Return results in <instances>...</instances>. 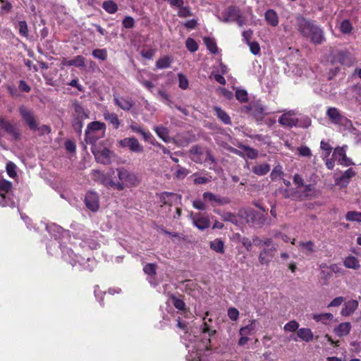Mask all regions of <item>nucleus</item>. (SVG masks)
<instances>
[{
	"label": "nucleus",
	"mask_w": 361,
	"mask_h": 361,
	"mask_svg": "<svg viewBox=\"0 0 361 361\" xmlns=\"http://www.w3.org/2000/svg\"><path fill=\"white\" fill-rule=\"evenodd\" d=\"M296 28L302 37L308 39L314 45H319L326 42L323 28L314 20L298 15L296 16Z\"/></svg>",
	"instance_id": "nucleus-1"
},
{
	"label": "nucleus",
	"mask_w": 361,
	"mask_h": 361,
	"mask_svg": "<svg viewBox=\"0 0 361 361\" xmlns=\"http://www.w3.org/2000/svg\"><path fill=\"white\" fill-rule=\"evenodd\" d=\"M242 112L247 114L257 122H262L268 114L266 107L260 100L251 101L247 105L241 108Z\"/></svg>",
	"instance_id": "nucleus-2"
},
{
	"label": "nucleus",
	"mask_w": 361,
	"mask_h": 361,
	"mask_svg": "<svg viewBox=\"0 0 361 361\" xmlns=\"http://www.w3.org/2000/svg\"><path fill=\"white\" fill-rule=\"evenodd\" d=\"M223 23L235 22L239 27L245 25V20L243 18L240 9L236 6H229L226 10L221 13L219 18Z\"/></svg>",
	"instance_id": "nucleus-3"
},
{
	"label": "nucleus",
	"mask_w": 361,
	"mask_h": 361,
	"mask_svg": "<svg viewBox=\"0 0 361 361\" xmlns=\"http://www.w3.org/2000/svg\"><path fill=\"white\" fill-rule=\"evenodd\" d=\"M114 174L115 171L114 169H111L110 171L106 173L100 171H94L92 173L94 180L106 188L116 189L119 191L123 190V186L121 183H116V182L113 180L112 176Z\"/></svg>",
	"instance_id": "nucleus-4"
},
{
	"label": "nucleus",
	"mask_w": 361,
	"mask_h": 361,
	"mask_svg": "<svg viewBox=\"0 0 361 361\" xmlns=\"http://www.w3.org/2000/svg\"><path fill=\"white\" fill-rule=\"evenodd\" d=\"M190 158L191 160L197 164H202L207 159L211 160L212 162L215 161L214 156L209 150H205L202 147L195 145H192L190 150Z\"/></svg>",
	"instance_id": "nucleus-5"
},
{
	"label": "nucleus",
	"mask_w": 361,
	"mask_h": 361,
	"mask_svg": "<svg viewBox=\"0 0 361 361\" xmlns=\"http://www.w3.org/2000/svg\"><path fill=\"white\" fill-rule=\"evenodd\" d=\"M116 171L117 172V176L119 179L116 183H121L123 186V189L126 187H135L139 184V179L134 173L125 168H118L116 169Z\"/></svg>",
	"instance_id": "nucleus-6"
},
{
	"label": "nucleus",
	"mask_w": 361,
	"mask_h": 361,
	"mask_svg": "<svg viewBox=\"0 0 361 361\" xmlns=\"http://www.w3.org/2000/svg\"><path fill=\"white\" fill-rule=\"evenodd\" d=\"M18 112L22 120L28 126L29 129L32 131H37L39 121L35 112L24 105L19 106Z\"/></svg>",
	"instance_id": "nucleus-7"
},
{
	"label": "nucleus",
	"mask_w": 361,
	"mask_h": 361,
	"mask_svg": "<svg viewBox=\"0 0 361 361\" xmlns=\"http://www.w3.org/2000/svg\"><path fill=\"white\" fill-rule=\"evenodd\" d=\"M0 130H4L13 141H19L21 139L20 129L5 117H0Z\"/></svg>",
	"instance_id": "nucleus-8"
},
{
	"label": "nucleus",
	"mask_w": 361,
	"mask_h": 361,
	"mask_svg": "<svg viewBox=\"0 0 361 361\" xmlns=\"http://www.w3.org/2000/svg\"><path fill=\"white\" fill-rule=\"evenodd\" d=\"M355 58L347 50H339L332 56L331 62L333 63H340L347 67L352 66L355 63Z\"/></svg>",
	"instance_id": "nucleus-9"
},
{
	"label": "nucleus",
	"mask_w": 361,
	"mask_h": 361,
	"mask_svg": "<svg viewBox=\"0 0 361 361\" xmlns=\"http://www.w3.org/2000/svg\"><path fill=\"white\" fill-rule=\"evenodd\" d=\"M256 323L257 320L252 319L250 321V323L247 326H243L240 329L239 334L240 336V338H239L238 343L240 346L245 345L250 340L248 336L255 334Z\"/></svg>",
	"instance_id": "nucleus-10"
},
{
	"label": "nucleus",
	"mask_w": 361,
	"mask_h": 361,
	"mask_svg": "<svg viewBox=\"0 0 361 361\" xmlns=\"http://www.w3.org/2000/svg\"><path fill=\"white\" fill-rule=\"evenodd\" d=\"M118 145L123 148H128L130 152L140 154L144 152V147L134 137H125L118 141Z\"/></svg>",
	"instance_id": "nucleus-11"
},
{
	"label": "nucleus",
	"mask_w": 361,
	"mask_h": 361,
	"mask_svg": "<svg viewBox=\"0 0 361 361\" xmlns=\"http://www.w3.org/2000/svg\"><path fill=\"white\" fill-rule=\"evenodd\" d=\"M106 125L104 123L99 121H92L87 125V129L85 130V140L87 144L94 145L97 141L92 133L94 131H99L100 130H104Z\"/></svg>",
	"instance_id": "nucleus-12"
},
{
	"label": "nucleus",
	"mask_w": 361,
	"mask_h": 361,
	"mask_svg": "<svg viewBox=\"0 0 361 361\" xmlns=\"http://www.w3.org/2000/svg\"><path fill=\"white\" fill-rule=\"evenodd\" d=\"M203 199L210 203L211 206L213 207L217 206H221L224 204H228L231 202V200L228 197H221L219 195H216L211 192H205L202 195Z\"/></svg>",
	"instance_id": "nucleus-13"
},
{
	"label": "nucleus",
	"mask_w": 361,
	"mask_h": 361,
	"mask_svg": "<svg viewBox=\"0 0 361 361\" xmlns=\"http://www.w3.org/2000/svg\"><path fill=\"white\" fill-rule=\"evenodd\" d=\"M326 116L334 124H341L345 122L346 126H352L351 121L341 115L339 110L336 107H329L326 111Z\"/></svg>",
	"instance_id": "nucleus-14"
},
{
	"label": "nucleus",
	"mask_w": 361,
	"mask_h": 361,
	"mask_svg": "<svg viewBox=\"0 0 361 361\" xmlns=\"http://www.w3.org/2000/svg\"><path fill=\"white\" fill-rule=\"evenodd\" d=\"M190 216L193 225L198 229L203 231L210 226V220L208 216L203 215L201 213L194 214L192 212H191Z\"/></svg>",
	"instance_id": "nucleus-15"
},
{
	"label": "nucleus",
	"mask_w": 361,
	"mask_h": 361,
	"mask_svg": "<svg viewBox=\"0 0 361 361\" xmlns=\"http://www.w3.org/2000/svg\"><path fill=\"white\" fill-rule=\"evenodd\" d=\"M247 221L255 227L261 228L265 223L264 215L257 211L250 209L246 212Z\"/></svg>",
	"instance_id": "nucleus-16"
},
{
	"label": "nucleus",
	"mask_w": 361,
	"mask_h": 361,
	"mask_svg": "<svg viewBox=\"0 0 361 361\" xmlns=\"http://www.w3.org/2000/svg\"><path fill=\"white\" fill-rule=\"evenodd\" d=\"M181 196L173 192H164L159 195V202L161 204V207L164 205L172 206L180 202Z\"/></svg>",
	"instance_id": "nucleus-17"
},
{
	"label": "nucleus",
	"mask_w": 361,
	"mask_h": 361,
	"mask_svg": "<svg viewBox=\"0 0 361 361\" xmlns=\"http://www.w3.org/2000/svg\"><path fill=\"white\" fill-rule=\"evenodd\" d=\"M85 204L92 212H97L99 208L98 194L94 191H88L85 197Z\"/></svg>",
	"instance_id": "nucleus-18"
},
{
	"label": "nucleus",
	"mask_w": 361,
	"mask_h": 361,
	"mask_svg": "<svg viewBox=\"0 0 361 361\" xmlns=\"http://www.w3.org/2000/svg\"><path fill=\"white\" fill-rule=\"evenodd\" d=\"M92 152L97 162L105 165L111 163V151L108 148L104 147L100 150L94 147L92 148Z\"/></svg>",
	"instance_id": "nucleus-19"
},
{
	"label": "nucleus",
	"mask_w": 361,
	"mask_h": 361,
	"mask_svg": "<svg viewBox=\"0 0 361 361\" xmlns=\"http://www.w3.org/2000/svg\"><path fill=\"white\" fill-rule=\"evenodd\" d=\"M291 111L282 114L279 118V123L283 127L292 128L295 126L298 122L297 118L293 117Z\"/></svg>",
	"instance_id": "nucleus-20"
},
{
	"label": "nucleus",
	"mask_w": 361,
	"mask_h": 361,
	"mask_svg": "<svg viewBox=\"0 0 361 361\" xmlns=\"http://www.w3.org/2000/svg\"><path fill=\"white\" fill-rule=\"evenodd\" d=\"M114 103L120 107L121 109L124 111H130L135 103L133 99L130 97H114Z\"/></svg>",
	"instance_id": "nucleus-21"
},
{
	"label": "nucleus",
	"mask_w": 361,
	"mask_h": 361,
	"mask_svg": "<svg viewBox=\"0 0 361 361\" xmlns=\"http://www.w3.org/2000/svg\"><path fill=\"white\" fill-rule=\"evenodd\" d=\"M359 303L356 300H350L345 302L341 311V315L344 317L350 316L353 314L354 312L357 309Z\"/></svg>",
	"instance_id": "nucleus-22"
},
{
	"label": "nucleus",
	"mask_w": 361,
	"mask_h": 361,
	"mask_svg": "<svg viewBox=\"0 0 361 361\" xmlns=\"http://www.w3.org/2000/svg\"><path fill=\"white\" fill-rule=\"evenodd\" d=\"M73 109V117H78L83 118H89V112L78 101H75L72 104Z\"/></svg>",
	"instance_id": "nucleus-23"
},
{
	"label": "nucleus",
	"mask_w": 361,
	"mask_h": 361,
	"mask_svg": "<svg viewBox=\"0 0 361 361\" xmlns=\"http://www.w3.org/2000/svg\"><path fill=\"white\" fill-rule=\"evenodd\" d=\"M85 59L82 56L78 55L71 60H67L66 59L63 58L61 61V65L63 66H74L76 67H84L85 66Z\"/></svg>",
	"instance_id": "nucleus-24"
},
{
	"label": "nucleus",
	"mask_w": 361,
	"mask_h": 361,
	"mask_svg": "<svg viewBox=\"0 0 361 361\" xmlns=\"http://www.w3.org/2000/svg\"><path fill=\"white\" fill-rule=\"evenodd\" d=\"M129 128L133 132L140 134L145 141H149L150 138L152 137V134L149 131L145 130L134 121L131 123Z\"/></svg>",
	"instance_id": "nucleus-25"
},
{
	"label": "nucleus",
	"mask_w": 361,
	"mask_h": 361,
	"mask_svg": "<svg viewBox=\"0 0 361 361\" xmlns=\"http://www.w3.org/2000/svg\"><path fill=\"white\" fill-rule=\"evenodd\" d=\"M215 114L223 123L226 125H231L232 121L230 116L220 106H215L214 107Z\"/></svg>",
	"instance_id": "nucleus-26"
},
{
	"label": "nucleus",
	"mask_w": 361,
	"mask_h": 361,
	"mask_svg": "<svg viewBox=\"0 0 361 361\" xmlns=\"http://www.w3.org/2000/svg\"><path fill=\"white\" fill-rule=\"evenodd\" d=\"M351 329V324L350 322H343L334 328V333L339 337H343L348 335Z\"/></svg>",
	"instance_id": "nucleus-27"
},
{
	"label": "nucleus",
	"mask_w": 361,
	"mask_h": 361,
	"mask_svg": "<svg viewBox=\"0 0 361 361\" xmlns=\"http://www.w3.org/2000/svg\"><path fill=\"white\" fill-rule=\"evenodd\" d=\"M264 18L268 24L276 27L279 24V16L276 12L273 9H269L265 12Z\"/></svg>",
	"instance_id": "nucleus-28"
},
{
	"label": "nucleus",
	"mask_w": 361,
	"mask_h": 361,
	"mask_svg": "<svg viewBox=\"0 0 361 361\" xmlns=\"http://www.w3.org/2000/svg\"><path fill=\"white\" fill-rule=\"evenodd\" d=\"M343 265L348 269L355 270H357L360 267L359 259L352 255H349L344 259Z\"/></svg>",
	"instance_id": "nucleus-29"
},
{
	"label": "nucleus",
	"mask_w": 361,
	"mask_h": 361,
	"mask_svg": "<svg viewBox=\"0 0 361 361\" xmlns=\"http://www.w3.org/2000/svg\"><path fill=\"white\" fill-rule=\"evenodd\" d=\"M335 154L338 155L340 164L348 166L353 164L351 160L347 157L343 148L336 149L334 155Z\"/></svg>",
	"instance_id": "nucleus-30"
},
{
	"label": "nucleus",
	"mask_w": 361,
	"mask_h": 361,
	"mask_svg": "<svg viewBox=\"0 0 361 361\" xmlns=\"http://www.w3.org/2000/svg\"><path fill=\"white\" fill-rule=\"evenodd\" d=\"M209 247L211 250L219 254H224L225 252L224 242L221 238H216L210 241Z\"/></svg>",
	"instance_id": "nucleus-31"
},
{
	"label": "nucleus",
	"mask_w": 361,
	"mask_h": 361,
	"mask_svg": "<svg viewBox=\"0 0 361 361\" xmlns=\"http://www.w3.org/2000/svg\"><path fill=\"white\" fill-rule=\"evenodd\" d=\"M297 335L301 340L305 342L312 341L314 337L312 331L308 328H301L298 329Z\"/></svg>",
	"instance_id": "nucleus-32"
},
{
	"label": "nucleus",
	"mask_w": 361,
	"mask_h": 361,
	"mask_svg": "<svg viewBox=\"0 0 361 361\" xmlns=\"http://www.w3.org/2000/svg\"><path fill=\"white\" fill-rule=\"evenodd\" d=\"M173 62V58L170 56H164L159 59L155 63L157 69H165L171 67Z\"/></svg>",
	"instance_id": "nucleus-33"
},
{
	"label": "nucleus",
	"mask_w": 361,
	"mask_h": 361,
	"mask_svg": "<svg viewBox=\"0 0 361 361\" xmlns=\"http://www.w3.org/2000/svg\"><path fill=\"white\" fill-rule=\"evenodd\" d=\"M104 119L111 124L114 129L117 130L120 126V121L118 116L115 113L105 112L104 113Z\"/></svg>",
	"instance_id": "nucleus-34"
},
{
	"label": "nucleus",
	"mask_w": 361,
	"mask_h": 361,
	"mask_svg": "<svg viewBox=\"0 0 361 361\" xmlns=\"http://www.w3.org/2000/svg\"><path fill=\"white\" fill-rule=\"evenodd\" d=\"M270 171V166L267 163L252 166V171L259 176L266 175Z\"/></svg>",
	"instance_id": "nucleus-35"
},
{
	"label": "nucleus",
	"mask_w": 361,
	"mask_h": 361,
	"mask_svg": "<svg viewBox=\"0 0 361 361\" xmlns=\"http://www.w3.org/2000/svg\"><path fill=\"white\" fill-rule=\"evenodd\" d=\"M312 318L317 322H320L324 324H327L328 322L334 318V315L331 313L314 314Z\"/></svg>",
	"instance_id": "nucleus-36"
},
{
	"label": "nucleus",
	"mask_w": 361,
	"mask_h": 361,
	"mask_svg": "<svg viewBox=\"0 0 361 361\" xmlns=\"http://www.w3.org/2000/svg\"><path fill=\"white\" fill-rule=\"evenodd\" d=\"M102 8L109 14H114L118 11V5L112 0L104 1Z\"/></svg>",
	"instance_id": "nucleus-37"
},
{
	"label": "nucleus",
	"mask_w": 361,
	"mask_h": 361,
	"mask_svg": "<svg viewBox=\"0 0 361 361\" xmlns=\"http://www.w3.org/2000/svg\"><path fill=\"white\" fill-rule=\"evenodd\" d=\"M157 136L160 137L163 141L168 142L169 140V130L164 126H155L154 128Z\"/></svg>",
	"instance_id": "nucleus-38"
},
{
	"label": "nucleus",
	"mask_w": 361,
	"mask_h": 361,
	"mask_svg": "<svg viewBox=\"0 0 361 361\" xmlns=\"http://www.w3.org/2000/svg\"><path fill=\"white\" fill-rule=\"evenodd\" d=\"M272 259V255L271 250L264 249L260 252L259 255V261L262 264H268Z\"/></svg>",
	"instance_id": "nucleus-39"
},
{
	"label": "nucleus",
	"mask_w": 361,
	"mask_h": 361,
	"mask_svg": "<svg viewBox=\"0 0 361 361\" xmlns=\"http://www.w3.org/2000/svg\"><path fill=\"white\" fill-rule=\"evenodd\" d=\"M204 43L205 44L207 49L212 54L217 52V46L215 40L209 37H204L203 38Z\"/></svg>",
	"instance_id": "nucleus-40"
},
{
	"label": "nucleus",
	"mask_w": 361,
	"mask_h": 361,
	"mask_svg": "<svg viewBox=\"0 0 361 361\" xmlns=\"http://www.w3.org/2000/svg\"><path fill=\"white\" fill-rule=\"evenodd\" d=\"M239 148H240L245 152L246 156L249 159H255L258 156V151L254 148H252L250 146L240 145H239Z\"/></svg>",
	"instance_id": "nucleus-41"
},
{
	"label": "nucleus",
	"mask_w": 361,
	"mask_h": 361,
	"mask_svg": "<svg viewBox=\"0 0 361 361\" xmlns=\"http://www.w3.org/2000/svg\"><path fill=\"white\" fill-rule=\"evenodd\" d=\"M345 219L351 222H361V212L357 211H349L345 214Z\"/></svg>",
	"instance_id": "nucleus-42"
},
{
	"label": "nucleus",
	"mask_w": 361,
	"mask_h": 361,
	"mask_svg": "<svg viewBox=\"0 0 361 361\" xmlns=\"http://www.w3.org/2000/svg\"><path fill=\"white\" fill-rule=\"evenodd\" d=\"M0 206L2 207H15V202L11 197V194H8L6 195L0 196Z\"/></svg>",
	"instance_id": "nucleus-43"
},
{
	"label": "nucleus",
	"mask_w": 361,
	"mask_h": 361,
	"mask_svg": "<svg viewBox=\"0 0 361 361\" xmlns=\"http://www.w3.org/2000/svg\"><path fill=\"white\" fill-rule=\"evenodd\" d=\"M304 190L302 191V195L305 198H312L315 197V188L312 184L304 185Z\"/></svg>",
	"instance_id": "nucleus-44"
},
{
	"label": "nucleus",
	"mask_w": 361,
	"mask_h": 361,
	"mask_svg": "<svg viewBox=\"0 0 361 361\" xmlns=\"http://www.w3.org/2000/svg\"><path fill=\"white\" fill-rule=\"evenodd\" d=\"M12 189V183L10 181L3 180L0 181V196L10 194Z\"/></svg>",
	"instance_id": "nucleus-45"
},
{
	"label": "nucleus",
	"mask_w": 361,
	"mask_h": 361,
	"mask_svg": "<svg viewBox=\"0 0 361 361\" xmlns=\"http://www.w3.org/2000/svg\"><path fill=\"white\" fill-rule=\"evenodd\" d=\"M355 175V172L353 169H347L343 175L339 178L338 183L348 184L349 180Z\"/></svg>",
	"instance_id": "nucleus-46"
},
{
	"label": "nucleus",
	"mask_w": 361,
	"mask_h": 361,
	"mask_svg": "<svg viewBox=\"0 0 361 361\" xmlns=\"http://www.w3.org/2000/svg\"><path fill=\"white\" fill-rule=\"evenodd\" d=\"M18 28L19 35L21 37L27 38L29 36V30L27 24L25 20H20L18 23Z\"/></svg>",
	"instance_id": "nucleus-47"
},
{
	"label": "nucleus",
	"mask_w": 361,
	"mask_h": 361,
	"mask_svg": "<svg viewBox=\"0 0 361 361\" xmlns=\"http://www.w3.org/2000/svg\"><path fill=\"white\" fill-rule=\"evenodd\" d=\"M86 118H78V117H73L72 120V126L75 132L78 133H81L82 129L83 128V121Z\"/></svg>",
	"instance_id": "nucleus-48"
},
{
	"label": "nucleus",
	"mask_w": 361,
	"mask_h": 361,
	"mask_svg": "<svg viewBox=\"0 0 361 361\" xmlns=\"http://www.w3.org/2000/svg\"><path fill=\"white\" fill-rule=\"evenodd\" d=\"M92 55L94 58L106 61L107 59L108 54L106 49H95L92 51Z\"/></svg>",
	"instance_id": "nucleus-49"
},
{
	"label": "nucleus",
	"mask_w": 361,
	"mask_h": 361,
	"mask_svg": "<svg viewBox=\"0 0 361 361\" xmlns=\"http://www.w3.org/2000/svg\"><path fill=\"white\" fill-rule=\"evenodd\" d=\"M1 4L0 7V14L5 15L10 13L12 10V4L8 0H0Z\"/></svg>",
	"instance_id": "nucleus-50"
},
{
	"label": "nucleus",
	"mask_w": 361,
	"mask_h": 361,
	"mask_svg": "<svg viewBox=\"0 0 361 361\" xmlns=\"http://www.w3.org/2000/svg\"><path fill=\"white\" fill-rule=\"evenodd\" d=\"M235 96L237 100L240 103H245L248 101V94L245 90L237 89L235 93Z\"/></svg>",
	"instance_id": "nucleus-51"
},
{
	"label": "nucleus",
	"mask_w": 361,
	"mask_h": 361,
	"mask_svg": "<svg viewBox=\"0 0 361 361\" xmlns=\"http://www.w3.org/2000/svg\"><path fill=\"white\" fill-rule=\"evenodd\" d=\"M157 266L154 263H148L143 267V271L147 275L154 276L157 274Z\"/></svg>",
	"instance_id": "nucleus-52"
},
{
	"label": "nucleus",
	"mask_w": 361,
	"mask_h": 361,
	"mask_svg": "<svg viewBox=\"0 0 361 361\" xmlns=\"http://www.w3.org/2000/svg\"><path fill=\"white\" fill-rule=\"evenodd\" d=\"M171 300L173 306L176 309L179 310H184L185 309V303L182 299H180L175 295H171Z\"/></svg>",
	"instance_id": "nucleus-53"
},
{
	"label": "nucleus",
	"mask_w": 361,
	"mask_h": 361,
	"mask_svg": "<svg viewBox=\"0 0 361 361\" xmlns=\"http://www.w3.org/2000/svg\"><path fill=\"white\" fill-rule=\"evenodd\" d=\"M353 30V26L349 20H344L340 25V30L343 34H350Z\"/></svg>",
	"instance_id": "nucleus-54"
},
{
	"label": "nucleus",
	"mask_w": 361,
	"mask_h": 361,
	"mask_svg": "<svg viewBox=\"0 0 361 361\" xmlns=\"http://www.w3.org/2000/svg\"><path fill=\"white\" fill-rule=\"evenodd\" d=\"M185 47L190 52H195L199 48L198 44L191 37L187 39L185 42Z\"/></svg>",
	"instance_id": "nucleus-55"
},
{
	"label": "nucleus",
	"mask_w": 361,
	"mask_h": 361,
	"mask_svg": "<svg viewBox=\"0 0 361 361\" xmlns=\"http://www.w3.org/2000/svg\"><path fill=\"white\" fill-rule=\"evenodd\" d=\"M192 176L194 177L193 183L196 185L206 184L210 182V178H212L211 176H209V178L206 176H200L197 173H193Z\"/></svg>",
	"instance_id": "nucleus-56"
},
{
	"label": "nucleus",
	"mask_w": 361,
	"mask_h": 361,
	"mask_svg": "<svg viewBox=\"0 0 361 361\" xmlns=\"http://www.w3.org/2000/svg\"><path fill=\"white\" fill-rule=\"evenodd\" d=\"M320 147L324 152L325 158H327L330 155L333 149V147L331 146V145L324 140L321 141Z\"/></svg>",
	"instance_id": "nucleus-57"
},
{
	"label": "nucleus",
	"mask_w": 361,
	"mask_h": 361,
	"mask_svg": "<svg viewBox=\"0 0 361 361\" xmlns=\"http://www.w3.org/2000/svg\"><path fill=\"white\" fill-rule=\"evenodd\" d=\"M178 86L182 90H186L188 87V80L183 73H178Z\"/></svg>",
	"instance_id": "nucleus-58"
},
{
	"label": "nucleus",
	"mask_w": 361,
	"mask_h": 361,
	"mask_svg": "<svg viewBox=\"0 0 361 361\" xmlns=\"http://www.w3.org/2000/svg\"><path fill=\"white\" fill-rule=\"evenodd\" d=\"M6 172L11 178H15L17 176L16 166L12 161H9L6 164Z\"/></svg>",
	"instance_id": "nucleus-59"
},
{
	"label": "nucleus",
	"mask_w": 361,
	"mask_h": 361,
	"mask_svg": "<svg viewBox=\"0 0 361 361\" xmlns=\"http://www.w3.org/2000/svg\"><path fill=\"white\" fill-rule=\"evenodd\" d=\"M178 8V16L180 18H187L192 15L189 6H182V7H179Z\"/></svg>",
	"instance_id": "nucleus-60"
},
{
	"label": "nucleus",
	"mask_w": 361,
	"mask_h": 361,
	"mask_svg": "<svg viewBox=\"0 0 361 361\" xmlns=\"http://www.w3.org/2000/svg\"><path fill=\"white\" fill-rule=\"evenodd\" d=\"M122 25L126 29H131L135 26V20L131 16H126L122 21Z\"/></svg>",
	"instance_id": "nucleus-61"
},
{
	"label": "nucleus",
	"mask_w": 361,
	"mask_h": 361,
	"mask_svg": "<svg viewBox=\"0 0 361 361\" xmlns=\"http://www.w3.org/2000/svg\"><path fill=\"white\" fill-rule=\"evenodd\" d=\"M177 168L178 169L176 172V176L177 178L183 179L188 175L189 170H188L187 169L182 167L180 165H178Z\"/></svg>",
	"instance_id": "nucleus-62"
},
{
	"label": "nucleus",
	"mask_w": 361,
	"mask_h": 361,
	"mask_svg": "<svg viewBox=\"0 0 361 361\" xmlns=\"http://www.w3.org/2000/svg\"><path fill=\"white\" fill-rule=\"evenodd\" d=\"M298 326H299V324L296 321L293 320V321L288 322L284 326V330L286 331L294 332L298 329Z\"/></svg>",
	"instance_id": "nucleus-63"
},
{
	"label": "nucleus",
	"mask_w": 361,
	"mask_h": 361,
	"mask_svg": "<svg viewBox=\"0 0 361 361\" xmlns=\"http://www.w3.org/2000/svg\"><path fill=\"white\" fill-rule=\"evenodd\" d=\"M247 44L249 46L250 50L252 54L257 55L260 53V46L257 42H250Z\"/></svg>",
	"instance_id": "nucleus-64"
}]
</instances>
